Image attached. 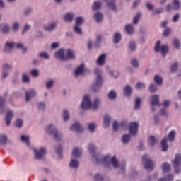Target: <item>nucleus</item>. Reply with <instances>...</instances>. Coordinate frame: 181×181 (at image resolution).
<instances>
[{"instance_id": "12", "label": "nucleus", "mask_w": 181, "mask_h": 181, "mask_svg": "<svg viewBox=\"0 0 181 181\" xmlns=\"http://www.w3.org/2000/svg\"><path fill=\"white\" fill-rule=\"evenodd\" d=\"M129 130L132 136H135L138 131V124L136 122H131Z\"/></svg>"}, {"instance_id": "3", "label": "nucleus", "mask_w": 181, "mask_h": 181, "mask_svg": "<svg viewBox=\"0 0 181 181\" xmlns=\"http://www.w3.org/2000/svg\"><path fill=\"white\" fill-rule=\"evenodd\" d=\"M66 56H64V51L63 49H61L59 51H57L54 53V57L62 61H66L68 59H72L75 58V55L73 51L69 49L66 51Z\"/></svg>"}, {"instance_id": "2", "label": "nucleus", "mask_w": 181, "mask_h": 181, "mask_svg": "<svg viewBox=\"0 0 181 181\" xmlns=\"http://www.w3.org/2000/svg\"><path fill=\"white\" fill-rule=\"evenodd\" d=\"M100 104V100L98 98L94 100L93 104L91 103V100L88 95H86L83 98V102L81 104L82 109H94L98 108Z\"/></svg>"}, {"instance_id": "55", "label": "nucleus", "mask_w": 181, "mask_h": 181, "mask_svg": "<svg viewBox=\"0 0 181 181\" xmlns=\"http://www.w3.org/2000/svg\"><path fill=\"white\" fill-rule=\"evenodd\" d=\"M173 43H174V45L176 48L179 49L180 47V41L179 40L177 39H174V41H173Z\"/></svg>"}, {"instance_id": "42", "label": "nucleus", "mask_w": 181, "mask_h": 181, "mask_svg": "<svg viewBox=\"0 0 181 181\" xmlns=\"http://www.w3.org/2000/svg\"><path fill=\"white\" fill-rule=\"evenodd\" d=\"M140 105H141V99L139 98H136V99H135L134 109H139Z\"/></svg>"}, {"instance_id": "57", "label": "nucleus", "mask_w": 181, "mask_h": 181, "mask_svg": "<svg viewBox=\"0 0 181 181\" xmlns=\"http://www.w3.org/2000/svg\"><path fill=\"white\" fill-rule=\"evenodd\" d=\"M131 64H132V65H133L134 67H138V61H137V59H132Z\"/></svg>"}, {"instance_id": "9", "label": "nucleus", "mask_w": 181, "mask_h": 181, "mask_svg": "<svg viewBox=\"0 0 181 181\" xmlns=\"http://www.w3.org/2000/svg\"><path fill=\"white\" fill-rule=\"evenodd\" d=\"M180 164H181V155L175 154V159L172 160V165H173V168L175 173H180Z\"/></svg>"}, {"instance_id": "1", "label": "nucleus", "mask_w": 181, "mask_h": 181, "mask_svg": "<svg viewBox=\"0 0 181 181\" xmlns=\"http://www.w3.org/2000/svg\"><path fill=\"white\" fill-rule=\"evenodd\" d=\"M88 150H89V152L91 155H93L95 160L98 163H102L106 167H110V163L112 165L113 168H120L121 173H124L125 170V163L123 162L122 163H119L117 158L112 157L110 158V155H106L105 156H102L99 155L98 153H95L96 148L93 144H90L89 146H88Z\"/></svg>"}, {"instance_id": "16", "label": "nucleus", "mask_w": 181, "mask_h": 181, "mask_svg": "<svg viewBox=\"0 0 181 181\" xmlns=\"http://www.w3.org/2000/svg\"><path fill=\"white\" fill-rule=\"evenodd\" d=\"M113 131L117 132L119 129H123L125 127V122L118 124L117 122H113Z\"/></svg>"}, {"instance_id": "15", "label": "nucleus", "mask_w": 181, "mask_h": 181, "mask_svg": "<svg viewBox=\"0 0 181 181\" xmlns=\"http://www.w3.org/2000/svg\"><path fill=\"white\" fill-rule=\"evenodd\" d=\"M14 116L12 110H8L6 113V126L11 125V122L12 120L13 117Z\"/></svg>"}, {"instance_id": "45", "label": "nucleus", "mask_w": 181, "mask_h": 181, "mask_svg": "<svg viewBox=\"0 0 181 181\" xmlns=\"http://www.w3.org/2000/svg\"><path fill=\"white\" fill-rule=\"evenodd\" d=\"M96 127V124L94 123H90L89 124H88V129H89V130L90 132H93V130L95 129Z\"/></svg>"}, {"instance_id": "48", "label": "nucleus", "mask_w": 181, "mask_h": 181, "mask_svg": "<svg viewBox=\"0 0 181 181\" xmlns=\"http://www.w3.org/2000/svg\"><path fill=\"white\" fill-rule=\"evenodd\" d=\"M23 122L22 119H18L16 121V127H21L23 126Z\"/></svg>"}, {"instance_id": "58", "label": "nucleus", "mask_w": 181, "mask_h": 181, "mask_svg": "<svg viewBox=\"0 0 181 181\" xmlns=\"http://www.w3.org/2000/svg\"><path fill=\"white\" fill-rule=\"evenodd\" d=\"M45 108V105L44 103L40 102L38 103V109L40 110H44Z\"/></svg>"}, {"instance_id": "61", "label": "nucleus", "mask_w": 181, "mask_h": 181, "mask_svg": "<svg viewBox=\"0 0 181 181\" xmlns=\"http://www.w3.org/2000/svg\"><path fill=\"white\" fill-rule=\"evenodd\" d=\"M95 180H96V181H101V180H103V176H101L100 175H95Z\"/></svg>"}, {"instance_id": "24", "label": "nucleus", "mask_w": 181, "mask_h": 181, "mask_svg": "<svg viewBox=\"0 0 181 181\" xmlns=\"http://www.w3.org/2000/svg\"><path fill=\"white\" fill-rule=\"evenodd\" d=\"M94 20L96 21L97 23H100L103 20V16L101 13H97L94 15Z\"/></svg>"}, {"instance_id": "60", "label": "nucleus", "mask_w": 181, "mask_h": 181, "mask_svg": "<svg viewBox=\"0 0 181 181\" xmlns=\"http://www.w3.org/2000/svg\"><path fill=\"white\" fill-rule=\"evenodd\" d=\"M19 29V24L18 23H14L13 24V31L16 32Z\"/></svg>"}, {"instance_id": "13", "label": "nucleus", "mask_w": 181, "mask_h": 181, "mask_svg": "<svg viewBox=\"0 0 181 181\" xmlns=\"http://www.w3.org/2000/svg\"><path fill=\"white\" fill-rule=\"evenodd\" d=\"M150 103L152 107V110H153L154 106H159V95H153L150 98Z\"/></svg>"}, {"instance_id": "43", "label": "nucleus", "mask_w": 181, "mask_h": 181, "mask_svg": "<svg viewBox=\"0 0 181 181\" xmlns=\"http://www.w3.org/2000/svg\"><path fill=\"white\" fill-rule=\"evenodd\" d=\"M108 97L110 99L114 100V99H115V98H117V93L112 90L110 93H109Z\"/></svg>"}, {"instance_id": "18", "label": "nucleus", "mask_w": 181, "mask_h": 181, "mask_svg": "<svg viewBox=\"0 0 181 181\" xmlns=\"http://www.w3.org/2000/svg\"><path fill=\"white\" fill-rule=\"evenodd\" d=\"M71 130H74L78 132H81L83 129L80 123L78 122H76L74 124H72V126L71 127Z\"/></svg>"}, {"instance_id": "46", "label": "nucleus", "mask_w": 181, "mask_h": 181, "mask_svg": "<svg viewBox=\"0 0 181 181\" xmlns=\"http://www.w3.org/2000/svg\"><path fill=\"white\" fill-rule=\"evenodd\" d=\"M173 175H168L165 179H160L159 181H173Z\"/></svg>"}, {"instance_id": "40", "label": "nucleus", "mask_w": 181, "mask_h": 181, "mask_svg": "<svg viewBox=\"0 0 181 181\" xmlns=\"http://www.w3.org/2000/svg\"><path fill=\"white\" fill-rule=\"evenodd\" d=\"M4 98L0 96V110L1 112H4Z\"/></svg>"}, {"instance_id": "6", "label": "nucleus", "mask_w": 181, "mask_h": 181, "mask_svg": "<svg viewBox=\"0 0 181 181\" xmlns=\"http://www.w3.org/2000/svg\"><path fill=\"white\" fill-rule=\"evenodd\" d=\"M142 163L143 165H144L146 170L148 171H152V170H153L154 163L148 158L147 154H145L142 156Z\"/></svg>"}, {"instance_id": "53", "label": "nucleus", "mask_w": 181, "mask_h": 181, "mask_svg": "<svg viewBox=\"0 0 181 181\" xmlns=\"http://www.w3.org/2000/svg\"><path fill=\"white\" fill-rule=\"evenodd\" d=\"M40 57L43 58V59H49V55L48 54L45 53V52H42L39 54Z\"/></svg>"}, {"instance_id": "39", "label": "nucleus", "mask_w": 181, "mask_h": 181, "mask_svg": "<svg viewBox=\"0 0 181 181\" xmlns=\"http://www.w3.org/2000/svg\"><path fill=\"white\" fill-rule=\"evenodd\" d=\"M154 80H155V83H156L157 85H161L162 83H163L162 78L160 77L158 75H156V76H155Z\"/></svg>"}, {"instance_id": "64", "label": "nucleus", "mask_w": 181, "mask_h": 181, "mask_svg": "<svg viewBox=\"0 0 181 181\" xmlns=\"http://www.w3.org/2000/svg\"><path fill=\"white\" fill-rule=\"evenodd\" d=\"M170 100H165L163 103V106L167 107L170 105Z\"/></svg>"}, {"instance_id": "33", "label": "nucleus", "mask_w": 181, "mask_h": 181, "mask_svg": "<svg viewBox=\"0 0 181 181\" xmlns=\"http://www.w3.org/2000/svg\"><path fill=\"white\" fill-rule=\"evenodd\" d=\"M130 140V134H124L122 137V143L127 144Z\"/></svg>"}, {"instance_id": "27", "label": "nucleus", "mask_w": 181, "mask_h": 181, "mask_svg": "<svg viewBox=\"0 0 181 181\" xmlns=\"http://www.w3.org/2000/svg\"><path fill=\"white\" fill-rule=\"evenodd\" d=\"M161 168L163 169V173H167L170 171V166L168 163H164L163 166H161Z\"/></svg>"}, {"instance_id": "56", "label": "nucleus", "mask_w": 181, "mask_h": 181, "mask_svg": "<svg viewBox=\"0 0 181 181\" xmlns=\"http://www.w3.org/2000/svg\"><path fill=\"white\" fill-rule=\"evenodd\" d=\"M53 84H54V82L53 81H48L46 83L47 88H50L52 87Z\"/></svg>"}, {"instance_id": "25", "label": "nucleus", "mask_w": 181, "mask_h": 181, "mask_svg": "<svg viewBox=\"0 0 181 181\" xmlns=\"http://www.w3.org/2000/svg\"><path fill=\"white\" fill-rule=\"evenodd\" d=\"M161 149L163 151H166L168 149V146L167 145V138H164L161 141Z\"/></svg>"}, {"instance_id": "34", "label": "nucleus", "mask_w": 181, "mask_h": 181, "mask_svg": "<svg viewBox=\"0 0 181 181\" xmlns=\"http://www.w3.org/2000/svg\"><path fill=\"white\" fill-rule=\"evenodd\" d=\"M63 118L65 122L69 120V112L67 110H64L63 111Z\"/></svg>"}, {"instance_id": "32", "label": "nucleus", "mask_w": 181, "mask_h": 181, "mask_svg": "<svg viewBox=\"0 0 181 181\" xmlns=\"http://www.w3.org/2000/svg\"><path fill=\"white\" fill-rule=\"evenodd\" d=\"M156 142H158V140L156 139L155 136H149V139H148V144L150 146H153L156 144Z\"/></svg>"}, {"instance_id": "36", "label": "nucleus", "mask_w": 181, "mask_h": 181, "mask_svg": "<svg viewBox=\"0 0 181 181\" xmlns=\"http://www.w3.org/2000/svg\"><path fill=\"white\" fill-rule=\"evenodd\" d=\"M101 7V3L100 1H95L93 3V9L94 11L99 10Z\"/></svg>"}, {"instance_id": "47", "label": "nucleus", "mask_w": 181, "mask_h": 181, "mask_svg": "<svg viewBox=\"0 0 181 181\" xmlns=\"http://www.w3.org/2000/svg\"><path fill=\"white\" fill-rule=\"evenodd\" d=\"M149 90L153 93L158 90V87L155 84H151L150 85Z\"/></svg>"}, {"instance_id": "30", "label": "nucleus", "mask_w": 181, "mask_h": 181, "mask_svg": "<svg viewBox=\"0 0 181 181\" xmlns=\"http://www.w3.org/2000/svg\"><path fill=\"white\" fill-rule=\"evenodd\" d=\"M74 15L71 13H67L66 15L64 16V21L66 22H71L73 21Z\"/></svg>"}, {"instance_id": "19", "label": "nucleus", "mask_w": 181, "mask_h": 181, "mask_svg": "<svg viewBox=\"0 0 181 181\" xmlns=\"http://www.w3.org/2000/svg\"><path fill=\"white\" fill-rule=\"evenodd\" d=\"M36 95V92L33 89L25 92V100L30 101V98L34 97Z\"/></svg>"}, {"instance_id": "50", "label": "nucleus", "mask_w": 181, "mask_h": 181, "mask_svg": "<svg viewBox=\"0 0 181 181\" xmlns=\"http://www.w3.org/2000/svg\"><path fill=\"white\" fill-rule=\"evenodd\" d=\"M129 47H130V49H131L132 51L135 50L136 48V45L135 42H130V44H129Z\"/></svg>"}, {"instance_id": "26", "label": "nucleus", "mask_w": 181, "mask_h": 181, "mask_svg": "<svg viewBox=\"0 0 181 181\" xmlns=\"http://www.w3.org/2000/svg\"><path fill=\"white\" fill-rule=\"evenodd\" d=\"M132 93V87L127 86L126 87H124V95L129 97V95H131Z\"/></svg>"}, {"instance_id": "28", "label": "nucleus", "mask_w": 181, "mask_h": 181, "mask_svg": "<svg viewBox=\"0 0 181 181\" xmlns=\"http://www.w3.org/2000/svg\"><path fill=\"white\" fill-rule=\"evenodd\" d=\"M110 117L107 115L104 116V127H107L110 126Z\"/></svg>"}, {"instance_id": "23", "label": "nucleus", "mask_w": 181, "mask_h": 181, "mask_svg": "<svg viewBox=\"0 0 181 181\" xmlns=\"http://www.w3.org/2000/svg\"><path fill=\"white\" fill-rule=\"evenodd\" d=\"M80 165V163L77 160L71 159V163H69V167L72 168H78Z\"/></svg>"}, {"instance_id": "11", "label": "nucleus", "mask_w": 181, "mask_h": 181, "mask_svg": "<svg viewBox=\"0 0 181 181\" xmlns=\"http://www.w3.org/2000/svg\"><path fill=\"white\" fill-rule=\"evenodd\" d=\"M35 153L36 159H42V156L46 153V149L43 147L40 148V151H37L36 148L33 149Z\"/></svg>"}, {"instance_id": "51", "label": "nucleus", "mask_w": 181, "mask_h": 181, "mask_svg": "<svg viewBox=\"0 0 181 181\" xmlns=\"http://www.w3.org/2000/svg\"><path fill=\"white\" fill-rule=\"evenodd\" d=\"M32 76L33 77H37L39 75V71L36 69L32 70L30 72Z\"/></svg>"}, {"instance_id": "62", "label": "nucleus", "mask_w": 181, "mask_h": 181, "mask_svg": "<svg viewBox=\"0 0 181 181\" xmlns=\"http://www.w3.org/2000/svg\"><path fill=\"white\" fill-rule=\"evenodd\" d=\"M9 31V27L8 25H5L3 27L2 32L4 33H7Z\"/></svg>"}, {"instance_id": "49", "label": "nucleus", "mask_w": 181, "mask_h": 181, "mask_svg": "<svg viewBox=\"0 0 181 181\" xmlns=\"http://www.w3.org/2000/svg\"><path fill=\"white\" fill-rule=\"evenodd\" d=\"M141 18V14L139 13H137L136 16H135L134 18V24H136L138 23V21H139Z\"/></svg>"}, {"instance_id": "29", "label": "nucleus", "mask_w": 181, "mask_h": 181, "mask_svg": "<svg viewBox=\"0 0 181 181\" xmlns=\"http://www.w3.org/2000/svg\"><path fill=\"white\" fill-rule=\"evenodd\" d=\"M21 141L25 143V145H27V146L30 145L29 136L23 135L21 136Z\"/></svg>"}, {"instance_id": "44", "label": "nucleus", "mask_w": 181, "mask_h": 181, "mask_svg": "<svg viewBox=\"0 0 181 181\" xmlns=\"http://www.w3.org/2000/svg\"><path fill=\"white\" fill-rule=\"evenodd\" d=\"M144 88H145L144 83H140V82L136 84V86H135V88H136L137 90H141V89H143Z\"/></svg>"}, {"instance_id": "38", "label": "nucleus", "mask_w": 181, "mask_h": 181, "mask_svg": "<svg viewBox=\"0 0 181 181\" xmlns=\"http://www.w3.org/2000/svg\"><path fill=\"white\" fill-rule=\"evenodd\" d=\"M7 136H6L5 135L0 136V144L1 145H5V144L7 142Z\"/></svg>"}, {"instance_id": "41", "label": "nucleus", "mask_w": 181, "mask_h": 181, "mask_svg": "<svg viewBox=\"0 0 181 181\" xmlns=\"http://www.w3.org/2000/svg\"><path fill=\"white\" fill-rule=\"evenodd\" d=\"M56 27V23H54L52 24H50L49 26L45 27L44 29H45L47 31H51L53 29H54Z\"/></svg>"}, {"instance_id": "4", "label": "nucleus", "mask_w": 181, "mask_h": 181, "mask_svg": "<svg viewBox=\"0 0 181 181\" xmlns=\"http://www.w3.org/2000/svg\"><path fill=\"white\" fill-rule=\"evenodd\" d=\"M95 74H96L97 77L95 79V83L92 86L93 91H99L101 86L103 85V78L101 77V71L100 69H95Z\"/></svg>"}, {"instance_id": "22", "label": "nucleus", "mask_w": 181, "mask_h": 181, "mask_svg": "<svg viewBox=\"0 0 181 181\" xmlns=\"http://www.w3.org/2000/svg\"><path fill=\"white\" fill-rule=\"evenodd\" d=\"M105 60H106V54H103L100 57H98L97 63L98 65L101 66L105 64Z\"/></svg>"}, {"instance_id": "37", "label": "nucleus", "mask_w": 181, "mask_h": 181, "mask_svg": "<svg viewBox=\"0 0 181 181\" xmlns=\"http://www.w3.org/2000/svg\"><path fill=\"white\" fill-rule=\"evenodd\" d=\"M119 40H121V34H119V33H116L115 34L113 42H115V43H118Z\"/></svg>"}, {"instance_id": "14", "label": "nucleus", "mask_w": 181, "mask_h": 181, "mask_svg": "<svg viewBox=\"0 0 181 181\" xmlns=\"http://www.w3.org/2000/svg\"><path fill=\"white\" fill-rule=\"evenodd\" d=\"M173 6L170 5L166 6V11H170L172 9L177 10L180 8V4L179 0H173V3L172 4Z\"/></svg>"}, {"instance_id": "54", "label": "nucleus", "mask_w": 181, "mask_h": 181, "mask_svg": "<svg viewBox=\"0 0 181 181\" xmlns=\"http://www.w3.org/2000/svg\"><path fill=\"white\" fill-rule=\"evenodd\" d=\"M29 81H30V78L26 74H23V83H29Z\"/></svg>"}, {"instance_id": "21", "label": "nucleus", "mask_w": 181, "mask_h": 181, "mask_svg": "<svg viewBox=\"0 0 181 181\" xmlns=\"http://www.w3.org/2000/svg\"><path fill=\"white\" fill-rule=\"evenodd\" d=\"M81 153H82V151L81 148H73L72 156L78 158L81 156Z\"/></svg>"}, {"instance_id": "10", "label": "nucleus", "mask_w": 181, "mask_h": 181, "mask_svg": "<svg viewBox=\"0 0 181 181\" xmlns=\"http://www.w3.org/2000/svg\"><path fill=\"white\" fill-rule=\"evenodd\" d=\"M83 22H84V19L82 17H78L76 18L74 31L76 34L78 35L82 34L80 25H81Z\"/></svg>"}, {"instance_id": "7", "label": "nucleus", "mask_w": 181, "mask_h": 181, "mask_svg": "<svg viewBox=\"0 0 181 181\" xmlns=\"http://www.w3.org/2000/svg\"><path fill=\"white\" fill-rule=\"evenodd\" d=\"M155 51H160L161 55L165 56L166 53L168 52V46L166 45H161V42L157 41L155 45Z\"/></svg>"}, {"instance_id": "59", "label": "nucleus", "mask_w": 181, "mask_h": 181, "mask_svg": "<svg viewBox=\"0 0 181 181\" xmlns=\"http://www.w3.org/2000/svg\"><path fill=\"white\" fill-rule=\"evenodd\" d=\"M170 28H166L163 31V35L164 36H167V35H170Z\"/></svg>"}, {"instance_id": "5", "label": "nucleus", "mask_w": 181, "mask_h": 181, "mask_svg": "<svg viewBox=\"0 0 181 181\" xmlns=\"http://www.w3.org/2000/svg\"><path fill=\"white\" fill-rule=\"evenodd\" d=\"M45 131L47 133H48V134L54 135V139H56L57 141L62 139V134L57 132V127H55L54 124L47 125Z\"/></svg>"}, {"instance_id": "31", "label": "nucleus", "mask_w": 181, "mask_h": 181, "mask_svg": "<svg viewBox=\"0 0 181 181\" xmlns=\"http://www.w3.org/2000/svg\"><path fill=\"white\" fill-rule=\"evenodd\" d=\"M125 29L126 32L129 35H132V33L134 32V27L132 25H127Z\"/></svg>"}, {"instance_id": "8", "label": "nucleus", "mask_w": 181, "mask_h": 181, "mask_svg": "<svg viewBox=\"0 0 181 181\" xmlns=\"http://www.w3.org/2000/svg\"><path fill=\"white\" fill-rule=\"evenodd\" d=\"M16 47L18 49H21L24 51L26 50V48L23 47V45L21 43H14V42H6L5 46V50L6 52H10L13 50V48Z\"/></svg>"}, {"instance_id": "20", "label": "nucleus", "mask_w": 181, "mask_h": 181, "mask_svg": "<svg viewBox=\"0 0 181 181\" xmlns=\"http://www.w3.org/2000/svg\"><path fill=\"white\" fill-rule=\"evenodd\" d=\"M84 72V64L80 65L78 68L75 70V76H78L82 75Z\"/></svg>"}, {"instance_id": "17", "label": "nucleus", "mask_w": 181, "mask_h": 181, "mask_svg": "<svg viewBox=\"0 0 181 181\" xmlns=\"http://www.w3.org/2000/svg\"><path fill=\"white\" fill-rule=\"evenodd\" d=\"M11 66L7 64L3 65V78H6L8 76V72L11 70Z\"/></svg>"}, {"instance_id": "35", "label": "nucleus", "mask_w": 181, "mask_h": 181, "mask_svg": "<svg viewBox=\"0 0 181 181\" xmlns=\"http://www.w3.org/2000/svg\"><path fill=\"white\" fill-rule=\"evenodd\" d=\"M175 136H176V132L174 130H172L168 134V140H170V141H173Z\"/></svg>"}, {"instance_id": "63", "label": "nucleus", "mask_w": 181, "mask_h": 181, "mask_svg": "<svg viewBox=\"0 0 181 181\" xmlns=\"http://www.w3.org/2000/svg\"><path fill=\"white\" fill-rule=\"evenodd\" d=\"M141 3V0H136L133 3V8H136Z\"/></svg>"}, {"instance_id": "52", "label": "nucleus", "mask_w": 181, "mask_h": 181, "mask_svg": "<svg viewBox=\"0 0 181 181\" xmlns=\"http://www.w3.org/2000/svg\"><path fill=\"white\" fill-rule=\"evenodd\" d=\"M177 68V63L175 62L173 64L171 65L170 70L172 72H175Z\"/></svg>"}]
</instances>
